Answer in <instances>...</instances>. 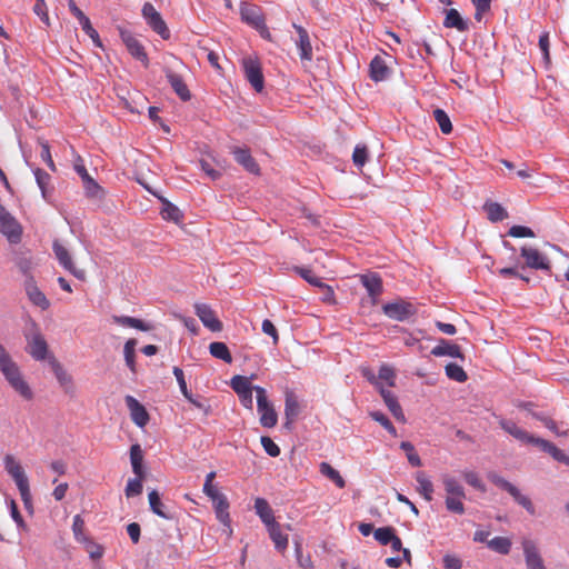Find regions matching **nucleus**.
Listing matches in <instances>:
<instances>
[{"label":"nucleus","instance_id":"1","mask_svg":"<svg viewBox=\"0 0 569 569\" xmlns=\"http://www.w3.org/2000/svg\"><path fill=\"white\" fill-rule=\"evenodd\" d=\"M0 371L11 388L23 399L31 400L33 398V392L23 379L18 365L2 345H0Z\"/></svg>","mask_w":569,"mask_h":569},{"label":"nucleus","instance_id":"2","mask_svg":"<svg viewBox=\"0 0 569 569\" xmlns=\"http://www.w3.org/2000/svg\"><path fill=\"white\" fill-rule=\"evenodd\" d=\"M441 481L446 492L445 505L447 510L452 513L463 515L466 511L463 505V499L466 498L465 488L460 481L451 475H443Z\"/></svg>","mask_w":569,"mask_h":569},{"label":"nucleus","instance_id":"3","mask_svg":"<svg viewBox=\"0 0 569 569\" xmlns=\"http://www.w3.org/2000/svg\"><path fill=\"white\" fill-rule=\"evenodd\" d=\"M257 396V409L260 415V423L262 427L272 428L278 422V415L273 406L268 401L264 388L260 386L254 387Z\"/></svg>","mask_w":569,"mask_h":569},{"label":"nucleus","instance_id":"4","mask_svg":"<svg viewBox=\"0 0 569 569\" xmlns=\"http://www.w3.org/2000/svg\"><path fill=\"white\" fill-rule=\"evenodd\" d=\"M489 479L493 485L501 488L502 490H506L515 499V501L525 508L530 515L536 513L535 506L530 498L522 495L520 490L511 482L498 475H491L489 476Z\"/></svg>","mask_w":569,"mask_h":569},{"label":"nucleus","instance_id":"5","mask_svg":"<svg viewBox=\"0 0 569 569\" xmlns=\"http://www.w3.org/2000/svg\"><path fill=\"white\" fill-rule=\"evenodd\" d=\"M0 232L11 243H18L21 240V224L2 204H0Z\"/></svg>","mask_w":569,"mask_h":569},{"label":"nucleus","instance_id":"6","mask_svg":"<svg viewBox=\"0 0 569 569\" xmlns=\"http://www.w3.org/2000/svg\"><path fill=\"white\" fill-rule=\"evenodd\" d=\"M26 339L28 342L27 351L34 360L42 361L50 357L48 355V343L36 325H33V332L26 335Z\"/></svg>","mask_w":569,"mask_h":569},{"label":"nucleus","instance_id":"7","mask_svg":"<svg viewBox=\"0 0 569 569\" xmlns=\"http://www.w3.org/2000/svg\"><path fill=\"white\" fill-rule=\"evenodd\" d=\"M520 256L525 260V264L521 267V269H523L525 267L535 270L551 269L549 259L537 248H533L531 246H523L520 248Z\"/></svg>","mask_w":569,"mask_h":569},{"label":"nucleus","instance_id":"8","mask_svg":"<svg viewBox=\"0 0 569 569\" xmlns=\"http://www.w3.org/2000/svg\"><path fill=\"white\" fill-rule=\"evenodd\" d=\"M52 249L57 260L66 270L77 279H86V271L76 267L69 250L59 240L53 241Z\"/></svg>","mask_w":569,"mask_h":569},{"label":"nucleus","instance_id":"9","mask_svg":"<svg viewBox=\"0 0 569 569\" xmlns=\"http://www.w3.org/2000/svg\"><path fill=\"white\" fill-rule=\"evenodd\" d=\"M142 16L146 19L149 27L157 32L162 39L170 37V31L162 19L161 14L156 10L153 4L146 2L142 7Z\"/></svg>","mask_w":569,"mask_h":569},{"label":"nucleus","instance_id":"10","mask_svg":"<svg viewBox=\"0 0 569 569\" xmlns=\"http://www.w3.org/2000/svg\"><path fill=\"white\" fill-rule=\"evenodd\" d=\"M382 310L387 317L398 321H405L417 312L416 307L411 302L403 300L386 303Z\"/></svg>","mask_w":569,"mask_h":569},{"label":"nucleus","instance_id":"11","mask_svg":"<svg viewBox=\"0 0 569 569\" xmlns=\"http://www.w3.org/2000/svg\"><path fill=\"white\" fill-rule=\"evenodd\" d=\"M247 80L257 92H261L264 87V79L260 63L251 58H247L242 62Z\"/></svg>","mask_w":569,"mask_h":569},{"label":"nucleus","instance_id":"12","mask_svg":"<svg viewBox=\"0 0 569 569\" xmlns=\"http://www.w3.org/2000/svg\"><path fill=\"white\" fill-rule=\"evenodd\" d=\"M521 546L523 550L525 562L528 569H546L539 549L532 540L523 539Z\"/></svg>","mask_w":569,"mask_h":569},{"label":"nucleus","instance_id":"13","mask_svg":"<svg viewBox=\"0 0 569 569\" xmlns=\"http://www.w3.org/2000/svg\"><path fill=\"white\" fill-rule=\"evenodd\" d=\"M196 315L199 317L206 328L213 332L222 330V322L217 318L216 312L206 303L194 306Z\"/></svg>","mask_w":569,"mask_h":569},{"label":"nucleus","instance_id":"14","mask_svg":"<svg viewBox=\"0 0 569 569\" xmlns=\"http://www.w3.org/2000/svg\"><path fill=\"white\" fill-rule=\"evenodd\" d=\"M231 153L237 163L242 166L246 171L256 176L260 174V167L248 148L234 147Z\"/></svg>","mask_w":569,"mask_h":569},{"label":"nucleus","instance_id":"15","mask_svg":"<svg viewBox=\"0 0 569 569\" xmlns=\"http://www.w3.org/2000/svg\"><path fill=\"white\" fill-rule=\"evenodd\" d=\"M121 39H122L123 43L126 44L129 53L134 59L142 62L144 67H148V64H149L148 54H147L143 46L140 43V41L129 32H121Z\"/></svg>","mask_w":569,"mask_h":569},{"label":"nucleus","instance_id":"16","mask_svg":"<svg viewBox=\"0 0 569 569\" xmlns=\"http://www.w3.org/2000/svg\"><path fill=\"white\" fill-rule=\"evenodd\" d=\"M240 14L242 21L250 24L251 27L258 30L266 29L264 18L257 6L249 3L242 4L240 8Z\"/></svg>","mask_w":569,"mask_h":569},{"label":"nucleus","instance_id":"17","mask_svg":"<svg viewBox=\"0 0 569 569\" xmlns=\"http://www.w3.org/2000/svg\"><path fill=\"white\" fill-rule=\"evenodd\" d=\"M292 27L298 33V39L296 40V46L299 49V56L302 61L310 62L312 60V46L310 42V37L308 31L299 24L293 23Z\"/></svg>","mask_w":569,"mask_h":569},{"label":"nucleus","instance_id":"18","mask_svg":"<svg viewBox=\"0 0 569 569\" xmlns=\"http://www.w3.org/2000/svg\"><path fill=\"white\" fill-rule=\"evenodd\" d=\"M164 73L168 82L170 83L171 88L177 93V96L182 101H189L191 99V93L183 78L179 73L174 72L169 68L164 70Z\"/></svg>","mask_w":569,"mask_h":569},{"label":"nucleus","instance_id":"19","mask_svg":"<svg viewBox=\"0 0 569 569\" xmlns=\"http://www.w3.org/2000/svg\"><path fill=\"white\" fill-rule=\"evenodd\" d=\"M499 426L510 436L516 438L517 440L525 442V443H531L536 445V440H538L537 437L530 435L522 428L518 427L516 422L507 419H500Z\"/></svg>","mask_w":569,"mask_h":569},{"label":"nucleus","instance_id":"20","mask_svg":"<svg viewBox=\"0 0 569 569\" xmlns=\"http://www.w3.org/2000/svg\"><path fill=\"white\" fill-rule=\"evenodd\" d=\"M124 400L132 421L139 427H144L149 421V413L146 408L132 396H127Z\"/></svg>","mask_w":569,"mask_h":569},{"label":"nucleus","instance_id":"21","mask_svg":"<svg viewBox=\"0 0 569 569\" xmlns=\"http://www.w3.org/2000/svg\"><path fill=\"white\" fill-rule=\"evenodd\" d=\"M49 366L53 371L59 385L64 389L66 392H70L73 390V379L71 375H69L62 365L57 360L54 356H50L48 358Z\"/></svg>","mask_w":569,"mask_h":569},{"label":"nucleus","instance_id":"22","mask_svg":"<svg viewBox=\"0 0 569 569\" xmlns=\"http://www.w3.org/2000/svg\"><path fill=\"white\" fill-rule=\"evenodd\" d=\"M26 292L29 300L42 310H47L50 307V302L44 293L37 287L33 277L29 276L26 280Z\"/></svg>","mask_w":569,"mask_h":569},{"label":"nucleus","instance_id":"23","mask_svg":"<svg viewBox=\"0 0 569 569\" xmlns=\"http://www.w3.org/2000/svg\"><path fill=\"white\" fill-rule=\"evenodd\" d=\"M360 281L371 297L372 302L376 303L378 297L382 293L381 278L377 273H366L360 277Z\"/></svg>","mask_w":569,"mask_h":569},{"label":"nucleus","instance_id":"24","mask_svg":"<svg viewBox=\"0 0 569 569\" xmlns=\"http://www.w3.org/2000/svg\"><path fill=\"white\" fill-rule=\"evenodd\" d=\"M3 462L6 471L11 476L16 485L23 486L26 481H29L22 466L12 455H7Z\"/></svg>","mask_w":569,"mask_h":569},{"label":"nucleus","instance_id":"25","mask_svg":"<svg viewBox=\"0 0 569 569\" xmlns=\"http://www.w3.org/2000/svg\"><path fill=\"white\" fill-rule=\"evenodd\" d=\"M300 412V405L298 401L297 396L293 391L287 390L286 391V399H284V416H286V422L284 427L290 428L291 423L296 420Z\"/></svg>","mask_w":569,"mask_h":569},{"label":"nucleus","instance_id":"26","mask_svg":"<svg viewBox=\"0 0 569 569\" xmlns=\"http://www.w3.org/2000/svg\"><path fill=\"white\" fill-rule=\"evenodd\" d=\"M389 68L385 61V59L380 56L373 57L369 64V77L375 82H380L387 80L389 77Z\"/></svg>","mask_w":569,"mask_h":569},{"label":"nucleus","instance_id":"27","mask_svg":"<svg viewBox=\"0 0 569 569\" xmlns=\"http://www.w3.org/2000/svg\"><path fill=\"white\" fill-rule=\"evenodd\" d=\"M254 509L256 513L259 516V518L266 525V527H269L277 522L273 516V510L271 509L269 502L266 499L257 498L254 500Z\"/></svg>","mask_w":569,"mask_h":569},{"label":"nucleus","instance_id":"28","mask_svg":"<svg viewBox=\"0 0 569 569\" xmlns=\"http://www.w3.org/2000/svg\"><path fill=\"white\" fill-rule=\"evenodd\" d=\"M431 353L436 357L449 356L463 358L460 347L446 340H441L440 343L431 350Z\"/></svg>","mask_w":569,"mask_h":569},{"label":"nucleus","instance_id":"29","mask_svg":"<svg viewBox=\"0 0 569 569\" xmlns=\"http://www.w3.org/2000/svg\"><path fill=\"white\" fill-rule=\"evenodd\" d=\"M443 26L446 28H455L460 32L468 30V22L460 16L457 9H449L446 11Z\"/></svg>","mask_w":569,"mask_h":569},{"label":"nucleus","instance_id":"30","mask_svg":"<svg viewBox=\"0 0 569 569\" xmlns=\"http://www.w3.org/2000/svg\"><path fill=\"white\" fill-rule=\"evenodd\" d=\"M536 446H538L542 451L549 453L555 460L569 465V458L552 442L538 438V440H536Z\"/></svg>","mask_w":569,"mask_h":569},{"label":"nucleus","instance_id":"31","mask_svg":"<svg viewBox=\"0 0 569 569\" xmlns=\"http://www.w3.org/2000/svg\"><path fill=\"white\" fill-rule=\"evenodd\" d=\"M130 461L132 466V471L138 477H146V472L143 470V451L140 445H132L130 448Z\"/></svg>","mask_w":569,"mask_h":569},{"label":"nucleus","instance_id":"32","mask_svg":"<svg viewBox=\"0 0 569 569\" xmlns=\"http://www.w3.org/2000/svg\"><path fill=\"white\" fill-rule=\"evenodd\" d=\"M269 536L279 551H284L288 547V536L281 531L278 522L267 527Z\"/></svg>","mask_w":569,"mask_h":569},{"label":"nucleus","instance_id":"33","mask_svg":"<svg viewBox=\"0 0 569 569\" xmlns=\"http://www.w3.org/2000/svg\"><path fill=\"white\" fill-rule=\"evenodd\" d=\"M86 196L96 201H100L104 197L103 188L92 178H86L82 181Z\"/></svg>","mask_w":569,"mask_h":569},{"label":"nucleus","instance_id":"34","mask_svg":"<svg viewBox=\"0 0 569 569\" xmlns=\"http://www.w3.org/2000/svg\"><path fill=\"white\" fill-rule=\"evenodd\" d=\"M217 519L226 525H230V515H229V501L226 496H222L212 501Z\"/></svg>","mask_w":569,"mask_h":569},{"label":"nucleus","instance_id":"35","mask_svg":"<svg viewBox=\"0 0 569 569\" xmlns=\"http://www.w3.org/2000/svg\"><path fill=\"white\" fill-rule=\"evenodd\" d=\"M162 201V209H161V217L167 221H172L176 223H179L183 216L178 207L172 204L167 199H161Z\"/></svg>","mask_w":569,"mask_h":569},{"label":"nucleus","instance_id":"36","mask_svg":"<svg viewBox=\"0 0 569 569\" xmlns=\"http://www.w3.org/2000/svg\"><path fill=\"white\" fill-rule=\"evenodd\" d=\"M112 321L123 327L134 328L141 331H149L151 327L142 320L129 316H112Z\"/></svg>","mask_w":569,"mask_h":569},{"label":"nucleus","instance_id":"37","mask_svg":"<svg viewBox=\"0 0 569 569\" xmlns=\"http://www.w3.org/2000/svg\"><path fill=\"white\" fill-rule=\"evenodd\" d=\"M483 209L487 212L488 219L491 222L502 221L508 217V213L505 210V208L498 202L488 201L485 203Z\"/></svg>","mask_w":569,"mask_h":569},{"label":"nucleus","instance_id":"38","mask_svg":"<svg viewBox=\"0 0 569 569\" xmlns=\"http://www.w3.org/2000/svg\"><path fill=\"white\" fill-rule=\"evenodd\" d=\"M209 352L212 357L224 361L226 363L232 362V356L228 346L224 342L214 341L209 345Z\"/></svg>","mask_w":569,"mask_h":569},{"label":"nucleus","instance_id":"39","mask_svg":"<svg viewBox=\"0 0 569 569\" xmlns=\"http://www.w3.org/2000/svg\"><path fill=\"white\" fill-rule=\"evenodd\" d=\"M319 469H320L321 475L327 477L332 482H335V485L338 488L342 489L346 487L345 479L339 473V471L336 470L330 463L323 461L320 463Z\"/></svg>","mask_w":569,"mask_h":569},{"label":"nucleus","instance_id":"40","mask_svg":"<svg viewBox=\"0 0 569 569\" xmlns=\"http://www.w3.org/2000/svg\"><path fill=\"white\" fill-rule=\"evenodd\" d=\"M136 347H137L136 339H128L123 346L124 361H126L127 367L130 369V371L132 373L137 372Z\"/></svg>","mask_w":569,"mask_h":569},{"label":"nucleus","instance_id":"41","mask_svg":"<svg viewBox=\"0 0 569 569\" xmlns=\"http://www.w3.org/2000/svg\"><path fill=\"white\" fill-rule=\"evenodd\" d=\"M416 481L418 482V491L420 492V495L427 501H431L432 500V493H433V485H432V482L421 471L416 475Z\"/></svg>","mask_w":569,"mask_h":569},{"label":"nucleus","instance_id":"42","mask_svg":"<svg viewBox=\"0 0 569 569\" xmlns=\"http://www.w3.org/2000/svg\"><path fill=\"white\" fill-rule=\"evenodd\" d=\"M230 386L237 395L254 391L256 387L251 385L250 378L239 375L231 378Z\"/></svg>","mask_w":569,"mask_h":569},{"label":"nucleus","instance_id":"43","mask_svg":"<svg viewBox=\"0 0 569 569\" xmlns=\"http://www.w3.org/2000/svg\"><path fill=\"white\" fill-rule=\"evenodd\" d=\"M150 509L157 516L163 519H170L171 516L168 515L164 510V505L162 503L159 493L156 490H152L148 495Z\"/></svg>","mask_w":569,"mask_h":569},{"label":"nucleus","instance_id":"44","mask_svg":"<svg viewBox=\"0 0 569 569\" xmlns=\"http://www.w3.org/2000/svg\"><path fill=\"white\" fill-rule=\"evenodd\" d=\"M511 545V540L507 537H495L487 541V546L500 555H508L510 552Z\"/></svg>","mask_w":569,"mask_h":569},{"label":"nucleus","instance_id":"45","mask_svg":"<svg viewBox=\"0 0 569 569\" xmlns=\"http://www.w3.org/2000/svg\"><path fill=\"white\" fill-rule=\"evenodd\" d=\"M433 118L437 121V123L443 134L451 133L452 123H451L449 116L447 114V112L445 110L439 109V108L436 109L433 111Z\"/></svg>","mask_w":569,"mask_h":569},{"label":"nucleus","instance_id":"46","mask_svg":"<svg viewBox=\"0 0 569 569\" xmlns=\"http://www.w3.org/2000/svg\"><path fill=\"white\" fill-rule=\"evenodd\" d=\"M84 530H86L84 520L82 519V517L80 515H76L73 517V522H72V532H73L74 539L80 543H84L87 540L90 539L84 533Z\"/></svg>","mask_w":569,"mask_h":569},{"label":"nucleus","instance_id":"47","mask_svg":"<svg viewBox=\"0 0 569 569\" xmlns=\"http://www.w3.org/2000/svg\"><path fill=\"white\" fill-rule=\"evenodd\" d=\"M385 405L387 406V408L389 409V411L391 412V415L400 422H405L406 421V417H405V413L402 411V408L398 401V398L395 396V393H392V396H390L389 398H387L386 400H383Z\"/></svg>","mask_w":569,"mask_h":569},{"label":"nucleus","instance_id":"48","mask_svg":"<svg viewBox=\"0 0 569 569\" xmlns=\"http://www.w3.org/2000/svg\"><path fill=\"white\" fill-rule=\"evenodd\" d=\"M446 375L449 379L455 380L457 382H465L468 379L466 371L461 366L450 362L445 368Z\"/></svg>","mask_w":569,"mask_h":569},{"label":"nucleus","instance_id":"49","mask_svg":"<svg viewBox=\"0 0 569 569\" xmlns=\"http://www.w3.org/2000/svg\"><path fill=\"white\" fill-rule=\"evenodd\" d=\"M400 448L407 453L408 461L413 467L421 466V459L419 455L416 452L415 447L409 441H402L400 443Z\"/></svg>","mask_w":569,"mask_h":569},{"label":"nucleus","instance_id":"50","mask_svg":"<svg viewBox=\"0 0 569 569\" xmlns=\"http://www.w3.org/2000/svg\"><path fill=\"white\" fill-rule=\"evenodd\" d=\"M370 417L379 422L391 436L397 437V430L388 417L380 411H371Z\"/></svg>","mask_w":569,"mask_h":569},{"label":"nucleus","instance_id":"51","mask_svg":"<svg viewBox=\"0 0 569 569\" xmlns=\"http://www.w3.org/2000/svg\"><path fill=\"white\" fill-rule=\"evenodd\" d=\"M146 477H138L129 479L126 486V496L128 498L139 496L142 492V481Z\"/></svg>","mask_w":569,"mask_h":569},{"label":"nucleus","instance_id":"52","mask_svg":"<svg viewBox=\"0 0 569 569\" xmlns=\"http://www.w3.org/2000/svg\"><path fill=\"white\" fill-rule=\"evenodd\" d=\"M393 536L395 529L391 527L378 528L375 531V539L382 546L389 545V542L392 541Z\"/></svg>","mask_w":569,"mask_h":569},{"label":"nucleus","instance_id":"53","mask_svg":"<svg viewBox=\"0 0 569 569\" xmlns=\"http://www.w3.org/2000/svg\"><path fill=\"white\" fill-rule=\"evenodd\" d=\"M378 379L387 382L389 387H395L396 385V372L393 368L388 365H382L379 369Z\"/></svg>","mask_w":569,"mask_h":569},{"label":"nucleus","instance_id":"54","mask_svg":"<svg viewBox=\"0 0 569 569\" xmlns=\"http://www.w3.org/2000/svg\"><path fill=\"white\" fill-rule=\"evenodd\" d=\"M368 159V149L365 144H358L356 146L353 153H352V161L355 166L361 168L365 166L366 161Z\"/></svg>","mask_w":569,"mask_h":569},{"label":"nucleus","instance_id":"55","mask_svg":"<svg viewBox=\"0 0 569 569\" xmlns=\"http://www.w3.org/2000/svg\"><path fill=\"white\" fill-rule=\"evenodd\" d=\"M261 446L270 457H278L280 455L279 446L268 436H262L260 439Z\"/></svg>","mask_w":569,"mask_h":569},{"label":"nucleus","instance_id":"56","mask_svg":"<svg viewBox=\"0 0 569 569\" xmlns=\"http://www.w3.org/2000/svg\"><path fill=\"white\" fill-rule=\"evenodd\" d=\"M508 236H510L512 238H525V237L533 238L535 232L532 231V229H530L528 227L516 224L509 229Z\"/></svg>","mask_w":569,"mask_h":569},{"label":"nucleus","instance_id":"57","mask_svg":"<svg viewBox=\"0 0 569 569\" xmlns=\"http://www.w3.org/2000/svg\"><path fill=\"white\" fill-rule=\"evenodd\" d=\"M86 548V550L89 552V556L91 559H100L103 556V547L101 545H98L93 542L91 539L87 540L84 543H82Z\"/></svg>","mask_w":569,"mask_h":569},{"label":"nucleus","instance_id":"58","mask_svg":"<svg viewBox=\"0 0 569 569\" xmlns=\"http://www.w3.org/2000/svg\"><path fill=\"white\" fill-rule=\"evenodd\" d=\"M39 144L41 147L40 158L42 159L43 162L47 163V166L51 170L54 171L56 170V166H54V162H53L52 157H51L49 143L47 141H44V140H40Z\"/></svg>","mask_w":569,"mask_h":569},{"label":"nucleus","instance_id":"59","mask_svg":"<svg viewBox=\"0 0 569 569\" xmlns=\"http://www.w3.org/2000/svg\"><path fill=\"white\" fill-rule=\"evenodd\" d=\"M34 177L39 188L41 189L42 196L46 197V188L51 179L50 174L47 173L44 170L37 168L34 170Z\"/></svg>","mask_w":569,"mask_h":569},{"label":"nucleus","instance_id":"60","mask_svg":"<svg viewBox=\"0 0 569 569\" xmlns=\"http://www.w3.org/2000/svg\"><path fill=\"white\" fill-rule=\"evenodd\" d=\"M475 8V19L481 21L483 13L490 10L491 0H471Z\"/></svg>","mask_w":569,"mask_h":569},{"label":"nucleus","instance_id":"61","mask_svg":"<svg viewBox=\"0 0 569 569\" xmlns=\"http://www.w3.org/2000/svg\"><path fill=\"white\" fill-rule=\"evenodd\" d=\"M462 476L466 482L471 487L479 489L481 491L486 490L485 485L482 483L481 479L475 471H465Z\"/></svg>","mask_w":569,"mask_h":569},{"label":"nucleus","instance_id":"62","mask_svg":"<svg viewBox=\"0 0 569 569\" xmlns=\"http://www.w3.org/2000/svg\"><path fill=\"white\" fill-rule=\"evenodd\" d=\"M80 26H81L82 30L92 39V41L94 42L96 46H98V47L102 46L99 34L92 27L89 18H87L86 20L80 22Z\"/></svg>","mask_w":569,"mask_h":569},{"label":"nucleus","instance_id":"63","mask_svg":"<svg viewBox=\"0 0 569 569\" xmlns=\"http://www.w3.org/2000/svg\"><path fill=\"white\" fill-rule=\"evenodd\" d=\"M262 332L270 336L272 338V343L276 346L278 345L279 342V335H278V331H277V328L274 327V325L272 323V321H270L269 319H264L262 321Z\"/></svg>","mask_w":569,"mask_h":569},{"label":"nucleus","instance_id":"64","mask_svg":"<svg viewBox=\"0 0 569 569\" xmlns=\"http://www.w3.org/2000/svg\"><path fill=\"white\" fill-rule=\"evenodd\" d=\"M297 272L310 284L320 287L323 282L316 277L310 269L307 268H297Z\"/></svg>","mask_w":569,"mask_h":569}]
</instances>
